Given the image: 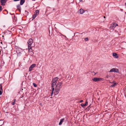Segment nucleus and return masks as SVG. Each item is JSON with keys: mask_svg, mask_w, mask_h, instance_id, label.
<instances>
[{"mask_svg": "<svg viewBox=\"0 0 126 126\" xmlns=\"http://www.w3.org/2000/svg\"><path fill=\"white\" fill-rule=\"evenodd\" d=\"M62 81L60 82L59 81L57 83V84L56 86V87L55 88V91L54 94L55 95L58 94L59 92L60 89L61 88L62 85L63 84Z\"/></svg>", "mask_w": 126, "mask_h": 126, "instance_id": "obj_1", "label": "nucleus"}, {"mask_svg": "<svg viewBox=\"0 0 126 126\" xmlns=\"http://www.w3.org/2000/svg\"><path fill=\"white\" fill-rule=\"evenodd\" d=\"M60 80V79L58 80V78L57 77H56L53 79L51 86L52 88H53L54 86L56 85V83L58 82Z\"/></svg>", "mask_w": 126, "mask_h": 126, "instance_id": "obj_2", "label": "nucleus"}, {"mask_svg": "<svg viewBox=\"0 0 126 126\" xmlns=\"http://www.w3.org/2000/svg\"><path fill=\"white\" fill-rule=\"evenodd\" d=\"M39 11L38 10H37L36 11L34 15L33 16L32 18V20L34 19L39 14Z\"/></svg>", "mask_w": 126, "mask_h": 126, "instance_id": "obj_3", "label": "nucleus"}, {"mask_svg": "<svg viewBox=\"0 0 126 126\" xmlns=\"http://www.w3.org/2000/svg\"><path fill=\"white\" fill-rule=\"evenodd\" d=\"M92 80L95 81H98L100 80L103 81L104 80V79L103 78H94L92 79Z\"/></svg>", "mask_w": 126, "mask_h": 126, "instance_id": "obj_4", "label": "nucleus"}, {"mask_svg": "<svg viewBox=\"0 0 126 126\" xmlns=\"http://www.w3.org/2000/svg\"><path fill=\"white\" fill-rule=\"evenodd\" d=\"M110 72H115L118 73L119 72L118 70L115 68H112L110 71Z\"/></svg>", "mask_w": 126, "mask_h": 126, "instance_id": "obj_5", "label": "nucleus"}, {"mask_svg": "<svg viewBox=\"0 0 126 126\" xmlns=\"http://www.w3.org/2000/svg\"><path fill=\"white\" fill-rule=\"evenodd\" d=\"M33 42V40L32 39H29L28 42V45L31 46Z\"/></svg>", "mask_w": 126, "mask_h": 126, "instance_id": "obj_6", "label": "nucleus"}, {"mask_svg": "<svg viewBox=\"0 0 126 126\" xmlns=\"http://www.w3.org/2000/svg\"><path fill=\"white\" fill-rule=\"evenodd\" d=\"M84 12V10L82 8H81L78 12V13L79 14H82Z\"/></svg>", "mask_w": 126, "mask_h": 126, "instance_id": "obj_7", "label": "nucleus"}, {"mask_svg": "<svg viewBox=\"0 0 126 126\" xmlns=\"http://www.w3.org/2000/svg\"><path fill=\"white\" fill-rule=\"evenodd\" d=\"M35 66L36 64H33L31 65L29 68V71H31L32 70V69Z\"/></svg>", "mask_w": 126, "mask_h": 126, "instance_id": "obj_8", "label": "nucleus"}, {"mask_svg": "<svg viewBox=\"0 0 126 126\" xmlns=\"http://www.w3.org/2000/svg\"><path fill=\"white\" fill-rule=\"evenodd\" d=\"M110 83H113V84L112 85H111L110 87H113L115 86H116V85L117 84V83H116L114 81H113L112 82H110Z\"/></svg>", "mask_w": 126, "mask_h": 126, "instance_id": "obj_9", "label": "nucleus"}, {"mask_svg": "<svg viewBox=\"0 0 126 126\" xmlns=\"http://www.w3.org/2000/svg\"><path fill=\"white\" fill-rule=\"evenodd\" d=\"M7 1V0H0V2L2 5H4L5 3Z\"/></svg>", "mask_w": 126, "mask_h": 126, "instance_id": "obj_10", "label": "nucleus"}, {"mask_svg": "<svg viewBox=\"0 0 126 126\" xmlns=\"http://www.w3.org/2000/svg\"><path fill=\"white\" fill-rule=\"evenodd\" d=\"M113 56L115 58H117L118 57V56L117 54L116 53H113L112 54Z\"/></svg>", "mask_w": 126, "mask_h": 126, "instance_id": "obj_11", "label": "nucleus"}, {"mask_svg": "<svg viewBox=\"0 0 126 126\" xmlns=\"http://www.w3.org/2000/svg\"><path fill=\"white\" fill-rule=\"evenodd\" d=\"M88 103L87 101L86 102L85 104H81V106L82 107L86 106L88 105Z\"/></svg>", "mask_w": 126, "mask_h": 126, "instance_id": "obj_12", "label": "nucleus"}, {"mask_svg": "<svg viewBox=\"0 0 126 126\" xmlns=\"http://www.w3.org/2000/svg\"><path fill=\"white\" fill-rule=\"evenodd\" d=\"M117 26H118V25L117 24L115 23H113V24L112 26V27L113 28H115V27Z\"/></svg>", "mask_w": 126, "mask_h": 126, "instance_id": "obj_13", "label": "nucleus"}, {"mask_svg": "<svg viewBox=\"0 0 126 126\" xmlns=\"http://www.w3.org/2000/svg\"><path fill=\"white\" fill-rule=\"evenodd\" d=\"M64 120V118H62L61 119L60 121L59 124V125H61L62 124Z\"/></svg>", "mask_w": 126, "mask_h": 126, "instance_id": "obj_14", "label": "nucleus"}, {"mask_svg": "<svg viewBox=\"0 0 126 126\" xmlns=\"http://www.w3.org/2000/svg\"><path fill=\"white\" fill-rule=\"evenodd\" d=\"M25 1V0H20V4L21 5H22Z\"/></svg>", "mask_w": 126, "mask_h": 126, "instance_id": "obj_15", "label": "nucleus"}, {"mask_svg": "<svg viewBox=\"0 0 126 126\" xmlns=\"http://www.w3.org/2000/svg\"><path fill=\"white\" fill-rule=\"evenodd\" d=\"M31 46L28 45V49L29 50H30L31 51H32V47Z\"/></svg>", "mask_w": 126, "mask_h": 126, "instance_id": "obj_16", "label": "nucleus"}, {"mask_svg": "<svg viewBox=\"0 0 126 126\" xmlns=\"http://www.w3.org/2000/svg\"><path fill=\"white\" fill-rule=\"evenodd\" d=\"M17 8L19 10H20L21 9V7L19 5H17Z\"/></svg>", "mask_w": 126, "mask_h": 126, "instance_id": "obj_17", "label": "nucleus"}, {"mask_svg": "<svg viewBox=\"0 0 126 126\" xmlns=\"http://www.w3.org/2000/svg\"><path fill=\"white\" fill-rule=\"evenodd\" d=\"M54 88H52V92L51 93V96H52V94L53 93V92H54Z\"/></svg>", "mask_w": 126, "mask_h": 126, "instance_id": "obj_18", "label": "nucleus"}, {"mask_svg": "<svg viewBox=\"0 0 126 126\" xmlns=\"http://www.w3.org/2000/svg\"><path fill=\"white\" fill-rule=\"evenodd\" d=\"M16 101V99H14V101L12 103V105H15Z\"/></svg>", "mask_w": 126, "mask_h": 126, "instance_id": "obj_19", "label": "nucleus"}, {"mask_svg": "<svg viewBox=\"0 0 126 126\" xmlns=\"http://www.w3.org/2000/svg\"><path fill=\"white\" fill-rule=\"evenodd\" d=\"M2 88L1 86H0V95L2 94Z\"/></svg>", "mask_w": 126, "mask_h": 126, "instance_id": "obj_20", "label": "nucleus"}, {"mask_svg": "<svg viewBox=\"0 0 126 126\" xmlns=\"http://www.w3.org/2000/svg\"><path fill=\"white\" fill-rule=\"evenodd\" d=\"M1 63H2V64L1 65L3 66L4 64V61H1Z\"/></svg>", "mask_w": 126, "mask_h": 126, "instance_id": "obj_21", "label": "nucleus"}, {"mask_svg": "<svg viewBox=\"0 0 126 126\" xmlns=\"http://www.w3.org/2000/svg\"><path fill=\"white\" fill-rule=\"evenodd\" d=\"M33 85L35 87H36L37 86V85L34 83H33Z\"/></svg>", "mask_w": 126, "mask_h": 126, "instance_id": "obj_22", "label": "nucleus"}, {"mask_svg": "<svg viewBox=\"0 0 126 126\" xmlns=\"http://www.w3.org/2000/svg\"><path fill=\"white\" fill-rule=\"evenodd\" d=\"M88 38H86L85 39V40L86 41H88Z\"/></svg>", "mask_w": 126, "mask_h": 126, "instance_id": "obj_23", "label": "nucleus"}, {"mask_svg": "<svg viewBox=\"0 0 126 126\" xmlns=\"http://www.w3.org/2000/svg\"><path fill=\"white\" fill-rule=\"evenodd\" d=\"M19 0H14V1H19Z\"/></svg>", "mask_w": 126, "mask_h": 126, "instance_id": "obj_24", "label": "nucleus"}, {"mask_svg": "<svg viewBox=\"0 0 126 126\" xmlns=\"http://www.w3.org/2000/svg\"><path fill=\"white\" fill-rule=\"evenodd\" d=\"M62 36H64V37H65V38H66V36H65V35H62Z\"/></svg>", "mask_w": 126, "mask_h": 126, "instance_id": "obj_25", "label": "nucleus"}, {"mask_svg": "<svg viewBox=\"0 0 126 126\" xmlns=\"http://www.w3.org/2000/svg\"><path fill=\"white\" fill-rule=\"evenodd\" d=\"M83 101L82 100H80V103H81V102H82Z\"/></svg>", "mask_w": 126, "mask_h": 126, "instance_id": "obj_26", "label": "nucleus"}, {"mask_svg": "<svg viewBox=\"0 0 126 126\" xmlns=\"http://www.w3.org/2000/svg\"><path fill=\"white\" fill-rule=\"evenodd\" d=\"M106 78H108V75H107V76H106Z\"/></svg>", "mask_w": 126, "mask_h": 126, "instance_id": "obj_27", "label": "nucleus"}, {"mask_svg": "<svg viewBox=\"0 0 126 126\" xmlns=\"http://www.w3.org/2000/svg\"><path fill=\"white\" fill-rule=\"evenodd\" d=\"M79 1H82V0H79Z\"/></svg>", "mask_w": 126, "mask_h": 126, "instance_id": "obj_28", "label": "nucleus"}, {"mask_svg": "<svg viewBox=\"0 0 126 126\" xmlns=\"http://www.w3.org/2000/svg\"><path fill=\"white\" fill-rule=\"evenodd\" d=\"M1 8H2L1 6H0V11H1Z\"/></svg>", "mask_w": 126, "mask_h": 126, "instance_id": "obj_29", "label": "nucleus"}, {"mask_svg": "<svg viewBox=\"0 0 126 126\" xmlns=\"http://www.w3.org/2000/svg\"><path fill=\"white\" fill-rule=\"evenodd\" d=\"M104 18H105V16H104Z\"/></svg>", "mask_w": 126, "mask_h": 126, "instance_id": "obj_30", "label": "nucleus"}, {"mask_svg": "<svg viewBox=\"0 0 126 126\" xmlns=\"http://www.w3.org/2000/svg\"><path fill=\"white\" fill-rule=\"evenodd\" d=\"M0 43H1V44H2L1 42H0Z\"/></svg>", "mask_w": 126, "mask_h": 126, "instance_id": "obj_31", "label": "nucleus"}, {"mask_svg": "<svg viewBox=\"0 0 126 126\" xmlns=\"http://www.w3.org/2000/svg\"><path fill=\"white\" fill-rule=\"evenodd\" d=\"M27 12V11H25V12Z\"/></svg>", "mask_w": 126, "mask_h": 126, "instance_id": "obj_32", "label": "nucleus"}, {"mask_svg": "<svg viewBox=\"0 0 126 126\" xmlns=\"http://www.w3.org/2000/svg\"><path fill=\"white\" fill-rule=\"evenodd\" d=\"M125 4H126V2L125 3Z\"/></svg>", "mask_w": 126, "mask_h": 126, "instance_id": "obj_33", "label": "nucleus"}, {"mask_svg": "<svg viewBox=\"0 0 126 126\" xmlns=\"http://www.w3.org/2000/svg\"><path fill=\"white\" fill-rule=\"evenodd\" d=\"M5 48V47H4V48Z\"/></svg>", "mask_w": 126, "mask_h": 126, "instance_id": "obj_34", "label": "nucleus"}, {"mask_svg": "<svg viewBox=\"0 0 126 126\" xmlns=\"http://www.w3.org/2000/svg\"><path fill=\"white\" fill-rule=\"evenodd\" d=\"M1 47V48H2V47Z\"/></svg>", "mask_w": 126, "mask_h": 126, "instance_id": "obj_35", "label": "nucleus"}, {"mask_svg": "<svg viewBox=\"0 0 126 126\" xmlns=\"http://www.w3.org/2000/svg\"><path fill=\"white\" fill-rule=\"evenodd\" d=\"M2 36V37H3V36Z\"/></svg>", "mask_w": 126, "mask_h": 126, "instance_id": "obj_36", "label": "nucleus"}]
</instances>
